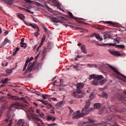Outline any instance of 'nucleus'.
<instances>
[{
  "mask_svg": "<svg viewBox=\"0 0 126 126\" xmlns=\"http://www.w3.org/2000/svg\"><path fill=\"white\" fill-rule=\"evenodd\" d=\"M31 26L32 27V28H33L34 29H36H36H38V28H39V27H38V26H37L36 24L33 25L32 24H31Z\"/></svg>",
  "mask_w": 126,
  "mask_h": 126,
  "instance_id": "40",
  "label": "nucleus"
},
{
  "mask_svg": "<svg viewBox=\"0 0 126 126\" xmlns=\"http://www.w3.org/2000/svg\"><path fill=\"white\" fill-rule=\"evenodd\" d=\"M20 125L21 126H23L24 125V120L20 119L18 121L17 126H19Z\"/></svg>",
  "mask_w": 126,
  "mask_h": 126,
  "instance_id": "12",
  "label": "nucleus"
},
{
  "mask_svg": "<svg viewBox=\"0 0 126 126\" xmlns=\"http://www.w3.org/2000/svg\"><path fill=\"white\" fill-rule=\"evenodd\" d=\"M71 95L74 98H84L86 94L83 91L81 90H76V92H73L71 93Z\"/></svg>",
  "mask_w": 126,
  "mask_h": 126,
  "instance_id": "4",
  "label": "nucleus"
},
{
  "mask_svg": "<svg viewBox=\"0 0 126 126\" xmlns=\"http://www.w3.org/2000/svg\"><path fill=\"white\" fill-rule=\"evenodd\" d=\"M48 52H49V49H48L46 47L43 48L42 53L41 54L43 58H45V57H46V54H47V53H48Z\"/></svg>",
  "mask_w": 126,
  "mask_h": 126,
  "instance_id": "9",
  "label": "nucleus"
},
{
  "mask_svg": "<svg viewBox=\"0 0 126 126\" xmlns=\"http://www.w3.org/2000/svg\"><path fill=\"white\" fill-rule=\"evenodd\" d=\"M81 50L84 54H87V51L86 50V48L85 47V45H83L81 47Z\"/></svg>",
  "mask_w": 126,
  "mask_h": 126,
  "instance_id": "16",
  "label": "nucleus"
},
{
  "mask_svg": "<svg viewBox=\"0 0 126 126\" xmlns=\"http://www.w3.org/2000/svg\"><path fill=\"white\" fill-rule=\"evenodd\" d=\"M68 14L69 18L72 19H74L75 20H77L78 19L76 17H74L71 12H68Z\"/></svg>",
  "mask_w": 126,
  "mask_h": 126,
  "instance_id": "15",
  "label": "nucleus"
},
{
  "mask_svg": "<svg viewBox=\"0 0 126 126\" xmlns=\"http://www.w3.org/2000/svg\"><path fill=\"white\" fill-rule=\"evenodd\" d=\"M94 95L93 94H91V95L90 96V98L86 101V105L85 106V108H83L82 111L83 112V113L80 114V112L79 111H77L76 112H74L72 115V119L73 120H77V119H80L81 117H83L86 115H88V113L89 112H92V111H94L95 108H90L89 109V107H90V105L91 104V101L92 100L93 98H94Z\"/></svg>",
  "mask_w": 126,
  "mask_h": 126,
  "instance_id": "1",
  "label": "nucleus"
},
{
  "mask_svg": "<svg viewBox=\"0 0 126 126\" xmlns=\"http://www.w3.org/2000/svg\"><path fill=\"white\" fill-rule=\"evenodd\" d=\"M91 84L94 86L99 85V82L96 79H94L91 83Z\"/></svg>",
  "mask_w": 126,
  "mask_h": 126,
  "instance_id": "13",
  "label": "nucleus"
},
{
  "mask_svg": "<svg viewBox=\"0 0 126 126\" xmlns=\"http://www.w3.org/2000/svg\"><path fill=\"white\" fill-rule=\"evenodd\" d=\"M5 3H7L8 4H12V0H4Z\"/></svg>",
  "mask_w": 126,
  "mask_h": 126,
  "instance_id": "33",
  "label": "nucleus"
},
{
  "mask_svg": "<svg viewBox=\"0 0 126 126\" xmlns=\"http://www.w3.org/2000/svg\"><path fill=\"white\" fill-rule=\"evenodd\" d=\"M94 37L96 38L97 40H99V41H103V38L102 37H100V35L99 34L95 33V34L94 35Z\"/></svg>",
  "mask_w": 126,
  "mask_h": 126,
  "instance_id": "24",
  "label": "nucleus"
},
{
  "mask_svg": "<svg viewBox=\"0 0 126 126\" xmlns=\"http://www.w3.org/2000/svg\"><path fill=\"white\" fill-rule=\"evenodd\" d=\"M1 82L3 84H6L8 82V78H6L4 79H2Z\"/></svg>",
  "mask_w": 126,
  "mask_h": 126,
  "instance_id": "26",
  "label": "nucleus"
},
{
  "mask_svg": "<svg viewBox=\"0 0 126 126\" xmlns=\"http://www.w3.org/2000/svg\"><path fill=\"white\" fill-rule=\"evenodd\" d=\"M54 107H52V109H51V114H55V111H54Z\"/></svg>",
  "mask_w": 126,
  "mask_h": 126,
  "instance_id": "54",
  "label": "nucleus"
},
{
  "mask_svg": "<svg viewBox=\"0 0 126 126\" xmlns=\"http://www.w3.org/2000/svg\"><path fill=\"white\" fill-rule=\"evenodd\" d=\"M13 108V104L11 105L9 108V110L7 114V119L5 120L6 123L9 122L8 126H11L12 125V119L14 118L15 114L12 111V108Z\"/></svg>",
  "mask_w": 126,
  "mask_h": 126,
  "instance_id": "2",
  "label": "nucleus"
},
{
  "mask_svg": "<svg viewBox=\"0 0 126 126\" xmlns=\"http://www.w3.org/2000/svg\"><path fill=\"white\" fill-rule=\"evenodd\" d=\"M57 106H61L63 105V101H60V102H58L57 104H56Z\"/></svg>",
  "mask_w": 126,
  "mask_h": 126,
  "instance_id": "51",
  "label": "nucleus"
},
{
  "mask_svg": "<svg viewBox=\"0 0 126 126\" xmlns=\"http://www.w3.org/2000/svg\"><path fill=\"white\" fill-rule=\"evenodd\" d=\"M94 109H100L101 108V103H95L94 105Z\"/></svg>",
  "mask_w": 126,
  "mask_h": 126,
  "instance_id": "22",
  "label": "nucleus"
},
{
  "mask_svg": "<svg viewBox=\"0 0 126 126\" xmlns=\"http://www.w3.org/2000/svg\"><path fill=\"white\" fill-rule=\"evenodd\" d=\"M101 96L103 97L104 98H107L108 97V95L106 93H103L102 94Z\"/></svg>",
  "mask_w": 126,
  "mask_h": 126,
  "instance_id": "41",
  "label": "nucleus"
},
{
  "mask_svg": "<svg viewBox=\"0 0 126 126\" xmlns=\"http://www.w3.org/2000/svg\"><path fill=\"white\" fill-rule=\"evenodd\" d=\"M13 69V68H11L10 70L9 69H7L5 70V72H6V73H7V74H9V73H11V72H12Z\"/></svg>",
  "mask_w": 126,
  "mask_h": 126,
  "instance_id": "36",
  "label": "nucleus"
},
{
  "mask_svg": "<svg viewBox=\"0 0 126 126\" xmlns=\"http://www.w3.org/2000/svg\"><path fill=\"white\" fill-rule=\"evenodd\" d=\"M47 120L48 121V122H50V121H52V117H50V116H48L47 118Z\"/></svg>",
  "mask_w": 126,
  "mask_h": 126,
  "instance_id": "53",
  "label": "nucleus"
},
{
  "mask_svg": "<svg viewBox=\"0 0 126 126\" xmlns=\"http://www.w3.org/2000/svg\"><path fill=\"white\" fill-rule=\"evenodd\" d=\"M34 35L35 37H38V35H40V29H39V28H37L36 32H34Z\"/></svg>",
  "mask_w": 126,
  "mask_h": 126,
  "instance_id": "21",
  "label": "nucleus"
},
{
  "mask_svg": "<svg viewBox=\"0 0 126 126\" xmlns=\"http://www.w3.org/2000/svg\"><path fill=\"white\" fill-rule=\"evenodd\" d=\"M87 66H88L89 67H92V66H93V64L88 63V64H87Z\"/></svg>",
  "mask_w": 126,
  "mask_h": 126,
  "instance_id": "57",
  "label": "nucleus"
},
{
  "mask_svg": "<svg viewBox=\"0 0 126 126\" xmlns=\"http://www.w3.org/2000/svg\"><path fill=\"white\" fill-rule=\"evenodd\" d=\"M117 96L119 101H122V102L126 101V92H125L122 95L118 94Z\"/></svg>",
  "mask_w": 126,
  "mask_h": 126,
  "instance_id": "5",
  "label": "nucleus"
},
{
  "mask_svg": "<svg viewBox=\"0 0 126 126\" xmlns=\"http://www.w3.org/2000/svg\"><path fill=\"white\" fill-rule=\"evenodd\" d=\"M116 48H117L118 49H124L125 46L123 45H116Z\"/></svg>",
  "mask_w": 126,
  "mask_h": 126,
  "instance_id": "32",
  "label": "nucleus"
},
{
  "mask_svg": "<svg viewBox=\"0 0 126 126\" xmlns=\"http://www.w3.org/2000/svg\"><path fill=\"white\" fill-rule=\"evenodd\" d=\"M75 29L76 30H80V32H85V31H87V32H88V30H87V29L82 28L75 27Z\"/></svg>",
  "mask_w": 126,
  "mask_h": 126,
  "instance_id": "14",
  "label": "nucleus"
},
{
  "mask_svg": "<svg viewBox=\"0 0 126 126\" xmlns=\"http://www.w3.org/2000/svg\"><path fill=\"white\" fill-rule=\"evenodd\" d=\"M78 65H79V63H77L76 65H74L73 68H78Z\"/></svg>",
  "mask_w": 126,
  "mask_h": 126,
  "instance_id": "55",
  "label": "nucleus"
},
{
  "mask_svg": "<svg viewBox=\"0 0 126 126\" xmlns=\"http://www.w3.org/2000/svg\"><path fill=\"white\" fill-rule=\"evenodd\" d=\"M104 39H108V38H110V35L108 34V33H105L103 34Z\"/></svg>",
  "mask_w": 126,
  "mask_h": 126,
  "instance_id": "38",
  "label": "nucleus"
},
{
  "mask_svg": "<svg viewBox=\"0 0 126 126\" xmlns=\"http://www.w3.org/2000/svg\"><path fill=\"white\" fill-rule=\"evenodd\" d=\"M94 55L93 54H88L85 56L86 58H92Z\"/></svg>",
  "mask_w": 126,
  "mask_h": 126,
  "instance_id": "43",
  "label": "nucleus"
},
{
  "mask_svg": "<svg viewBox=\"0 0 126 126\" xmlns=\"http://www.w3.org/2000/svg\"><path fill=\"white\" fill-rule=\"evenodd\" d=\"M77 86V90H80L81 88H83V86H84V85H83V83H80L76 85Z\"/></svg>",
  "mask_w": 126,
  "mask_h": 126,
  "instance_id": "10",
  "label": "nucleus"
},
{
  "mask_svg": "<svg viewBox=\"0 0 126 126\" xmlns=\"http://www.w3.org/2000/svg\"><path fill=\"white\" fill-rule=\"evenodd\" d=\"M95 35H96V33H94V34H91L90 35L91 38H93V37H95Z\"/></svg>",
  "mask_w": 126,
  "mask_h": 126,
  "instance_id": "60",
  "label": "nucleus"
},
{
  "mask_svg": "<svg viewBox=\"0 0 126 126\" xmlns=\"http://www.w3.org/2000/svg\"><path fill=\"white\" fill-rule=\"evenodd\" d=\"M6 43H7V42H5V40H4V41L2 43L1 45H2V46H5V45H6Z\"/></svg>",
  "mask_w": 126,
  "mask_h": 126,
  "instance_id": "58",
  "label": "nucleus"
},
{
  "mask_svg": "<svg viewBox=\"0 0 126 126\" xmlns=\"http://www.w3.org/2000/svg\"><path fill=\"white\" fill-rule=\"evenodd\" d=\"M24 22L25 24L27 25V26H31V23H29L25 21H24Z\"/></svg>",
  "mask_w": 126,
  "mask_h": 126,
  "instance_id": "48",
  "label": "nucleus"
},
{
  "mask_svg": "<svg viewBox=\"0 0 126 126\" xmlns=\"http://www.w3.org/2000/svg\"><path fill=\"white\" fill-rule=\"evenodd\" d=\"M5 108H6V106H5V105H3L1 107V109L0 110V117H1V115H2V113H3V112H4V110H5Z\"/></svg>",
  "mask_w": 126,
  "mask_h": 126,
  "instance_id": "11",
  "label": "nucleus"
},
{
  "mask_svg": "<svg viewBox=\"0 0 126 126\" xmlns=\"http://www.w3.org/2000/svg\"><path fill=\"white\" fill-rule=\"evenodd\" d=\"M21 47L22 48H24V49H26L27 47V44L26 43L21 44Z\"/></svg>",
  "mask_w": 126,
  "mask_h": 126,
  "instance_id": "39",
  "label": "nucleus"
},
{
  "mask_svg": "<svg viewBox=\"0 0 126 126\" xmlns=\"http://www.w3.org/2000/svg\"><path fill=\"white\" fill-rule=\"evenodd\" d=\"M4 41L7 43H9V44H10L11 43L10 40H9V39H8L7 38H5Z\"/></svg>",
  "mask_w": 126,
  "mask_h": 126,
  "instance_id": "47",
  "label": "nucleus"
},
{
  "mask_svg": "<svg viewBox=\"0 0 126 126\" xmlns=\"http://www.w3.org/2000/svg\"><path fill=\"white\" fill-rule=\"evenodd\" d=\"M34 64H35L34 63L31 65L29 64L27 67V71H28V72H31V71H32V69H33V67H34Z\"/></svg>",
  "mask_w": 126,
  "mask_h": 126,
  "instance_id": "8",
  "label": "nucleus"
},
{
  "mask_svg": "<svg viewBox=\"0 0 126 126\" xmlns=\"http://www.w3.org/2000/svg\"><path fill=\"white\" fill-rule=\"evenodd\" d=\"M46 107L47 108V109H51V108H53V106H52V104L48 103L46 105Z\"/></svg>",
  "mask_w": 126,
  "mask_h": 126,
  "instance_id": "44",
  "label": "nucleus"
},
{
  "mask_svg": "<svg viewBox=\"0 0 126 126\" xmlns=\"http://www.w3.org/2000/svg\"><path fill=\"white\" fill-rule=\"evenodd\" d=\"M77 22H78V23H79V24H85V23H84V22L81 21L77 20Z\"/></svg>",
  "mask_w": 126,
  "mask_h": 126,
  "instance_id": "50",
  "label": "nucleus"
},
{
  "mask_svg": "<svg viewBox=\"0 0 126 126\" xmlns=\"http://www.w3.org/2000/svg\"><path fill=\"white\" fill-rule=\"evenodd\" d=\"M108 45H109V46H111V43H109L107 44ZM107 44H100L99 43H96L95 44V45H96V46H99L100 47H102V46H107Z\"/></svg>",
  "mask_w": 126,
  "mask_h": 126,
  "instance_id": "27",
  "label": "nucleus"
},
{
  "mask_svg": "<svg viewBox=\"0 0 126 126\" xmlns=\"http://www.w3.org/2000/svg\"><path fill=\"white\" fill-rule=\"evenodd\" d=\"M111 39H112L113 40H114V41L115 42H117L118 43H120V41H119V40L117 39V38H113V37H116V34L114 36V34H113V33H114V32H111Z\"/></svg>",
  "mask_w": 126,
  "mask_h": 126,
  "instance_id": "18",
  "label": "nucleus"
},
{
  "mask_svg": "<svg viewBox=\"0 0 126 126\" xmlns=\"http://www.w3.org/2000/svg\"><path fill=\"white\" fill-rule=\"evenodd\" d=\"M42 46H43V43H40L39 46L36 49V50H37V52L39 51V50L40 48H41V47H42Z\"/></svg>",
  "mask_w": 126,
  "mask_h": 126,
  "instance_id": "46",
  "label": "nucleus"
},
{
  "mask_svg": "<svg viewBox=\"0 0 126 126\" xmlns=\"http://www.w3.org/2000/svg\"><path fill=\"white\" fill-rule=\"evenodd\" d=\"M27 118L29 121H33V120H36V121H37L38 122H41V119L36 117V115L33 113H32L30 115H28Z\"/></svg>",
  "mask_w": 126,
  "mask_h": 126,
  "instance_id": "6",
  "label": "nucleus"
},
{
  "mask_svg": "<svg viewBox=\"0 0 126 126\" xmlns=\"http://www.w3.org/2000/svg\"><path fill=\"white\" fill-rule=\"evenodd\" d=\"M28 63H29V59H28L25 63V66H27L28 65Z\"/></svg>",
  "mask_w": 126,
  "mask_h": 126,
  "instance_id": "52",
  "label": "nucleus"
},
{
  "mask_svg": "<svg viewBox=\"0 0 126 126\" xmlns=\"http://www.w3.org/2000/svg\"><path fill=\"white\" fill-rule=\"evenodd\" d=\"M104 79V76L102 75H98L96 76V79L97 80H102V79Z\"/></svg>",
  "mask_w": 126,
  "mask_h": 126,
  "instance_id": "20",
  "label": "nucleus"
},
{
  "mask_svg": "<svg viewBox=\"0 0 126 126\" xmlns=\"http://www.w3.org/2000/svg\"><path fill=\"white\" fill-rule=\"evenodd\" d=\"M9 99H11L12 100H18V99H20V97H19L17 96H10L9 97Z\"/></svg>",
  "mask_w": 126,
  "mask_h": 126,
  "instance_id": "23",
  "label": "nucleus"
},
{
  "mask_svg": "<svg viewBox=\"0 0 126 126\" xmlns=\"http://www.w3.org/2000/svg\"><path fill=\"white\" fill-rule=\"evenodd\" d=\"M111 69H112V70H113V71L114 72V74L116 75L117 78H118V79H120V80H123V81L126 82V77L118 71L117 68L111 66Z\"/></svg>",
  "mask_w": 126,
  "mask_h": 126,
  "instance_id": "3",
  "label": "nucleus"
},
{
  "mask_svg": "<svg viewBox=\"0 0 126 126\" xmlns=\"http://www.w3.org/2000/svg\"><path fill=\"white\" fill-rule=\"evenodd\" d=\"M53 22H55L56 23H58V22H60L59 20L57 19L56 17H53L51 18Z\"/></svg>",
  "mask_w": 126,
  "mask_h": 126,
  "instance_id": "35",
  "label": "nucleus"
},
{
  "mask_svg": "<svg viewBox=\"0 0 126 126\" xmlns=\"http://www.w3.org/2000/svg\"><path fill=\"white\" fill-rule=\"evenodd\" d=\"M107 68H111V65L108 64H105L104 65V69L102 70V71H103V72H105V69H107Z\"/></svg>",
  "mask_w": 126,
  "mask_h": 126,
  "instance_id": "19",
  "label": "nucleus"
},
{
  "mask_svg": "<svg viewBox=\"0 0 126 126\" xmlns=\"http://www.w3.org/2000/svg\"><path fill=\"white\" fill-rule=\"evenodd\" d=\"M4 34L5 35V36H6V35H7V34H8V31H6L4 32Z\"/></svg>",
  "mask_w": 126,
  "mask_h": 126,
  "instance_id": "63",
  "label": "nucleus"
},
{
  "mask_svg": "<svg viewBox=\"0 0 126 126\" xmlns=\"http://www.w3.org/2000/svg\"><path fill=\"white\" fill-rule=\"evenodd\" d=\"M111 54L115 57H120V56H123V54H120L119 51H111Z\"/></svg>",
  "mask_w": 126,
  "mask_h": 126,
  "instance_id": "7",
  "label": "nucleus"
},
{
  "mask_svg": "<svg viewBox=\"0 0 126 126\" xmlns=\"http://www.w3.org/2000/svg\"><path fill=\"white\" fill-rule=\"evenodd\" d=\"M43 28L45 33H47V34L50 33L51 32H50V31H49L47 28H45L44 26H43Z\"/></svg>",
  "mask_w": 126,
  "mask_h": 126,
  "instance_id": "37",
  "label": "nucleus"
},
{
  "mask_svg": "<svg viewBox=\"0 0 126 126\" xmlns=\"http://www.w3.org/2000/svg\"><path fill=\"white\" fill-rule=\"evenodd\" d=\"M17 17L20 18V19H21L22 20H23L24 21V19H25V16L22 14H18L17 15Z\"/></svg>",
  "mask_w": 126,
  "mask_h": 126,
  "instance_id": "17",
  "label": "nucleus"
},
{
  "mask_svg": "<svg viewBox=\"0 0 126 126\" xmlns=\"http://www.w3.org/2000/svg\"><path fill=\"white\" fill-rule=\"evenodd\" d=\"M46 8L47 9H48V10H49V11H50V12H53V9L50 8V7H49L48 6H46Z\"/></svg>",
  "mask_w": 126,
  "mask_h": 126,
  "instance_id": "45",
  "label": "nucleus"
},
{
  "mask_svg": "<svg viewBox=\"0 0 126 126\" xmlns=\"http://www.w3.org/2000/svg\"><path fill=\"white\" fill-rule=\"evenodd\" d=\"M68 108H69L70 113H73V110H72V109H71L70 107H68Z\"/></svg>",
  "mask_w": 126,
  "mask_h": 126,
  "instance_id": "61",
  "label": "nucleus"
},
{
  "mask_svg": "<svg viewBox=\"0 0 126 126\" xmlns=\"http://www.w3.org/2000/svg\"><path fill=\"white\" fill-rule=\"evenodd\" d=\"M106 82H107V80L103 79V80L100 81L99 84L100 85H104V84H105Z\"/></svg>",
  "mask_w": 126,
  "mask_h": 126,
  "instance_id": "30",
  "label": "nucleus"
},
{
  "mask_svg": "<svg viewBox=\"0 0 126 126\" xmlns=\"http://www.w3.org/2000/svg\"><path fill=\"white\" fill-rule=\"evenodd\" d=\"M37 101H39V102H41V103H43L44 105H47L49 103L48 102V101L47 100H43L42 99H37Z\"/></svg>",
  "mask_w": 126,
  "mask_h": 126,
  "instance_id": "25",
  "label": "nucleus"
},
{
  "mask_svg": "<svg viewBox=\"0 0 126 126\" xmlns=\"http://www.w3.org/2000/svg\"><path fill=\"white\" fill-rule=\"evenodd\" d=\"M112 124L111 125V126H119V125H117V123L116 122V121H114V122H112Z\"/></svg>",
  "mask_w": 126,
  "mask_h": 126,
  "instance_id": "49",
  "label": "nucleus"
},
{
  "mask_svg": "<svg viewBox=\"0 0 126 126\" xmlns=\"http://www.w3.org/2000/svg\"><path fill=\"white\" fill-rule=\"evenodd\" d=\"M111 27H118V25L117 23H114L113 22H111Z\"/></svg>",
  "mask_w": 126,
  "mask_h": 126,
  "instance_id": "29",
  "label": "nucleus"
},
{
  "mask_svg": "<svg viewBox=\"0 0 126 126\" xmlns=\"http://www.w3.org/2000/svg\"><path fill=\"white\" fill-rule=\"evenodd\" d=\"M41 97L43 99H44V100L46 99H48V97H50V95H48V94H41Z\"/></svg>",
  "mask_w": 126,
  "mask_h": 126,
  "instance_id": "28",
  "label": "nucleus"
},
{
  "mask_svg": "<svg viewBox=\"0 0 126 126\" xmlns=\"http://www.w3.org/2000/svg\"><path fill=\"white\" fill-rule=\"evenodd\" d=\"M45 125L46 126H57V124H56V123H53V124H47V123H45Z\"/></svg>",
  "mask_w": 126,
  "mask_h": 126,
  "instance_id": "42",
  "label": "nucleus"
},
{
  "mask_svg": "<svg viewBox=\"0 0 126 126\" xmlns=\"http://www.w3.org/2000/svg\"><path fill=\"white\" fill-rule=\"evenodd\" d=\"M39 116L41 118H43V117H44V113H40Z\"/></svg>",
  "mask_w": 126,
  "mask_h": 126,
  "instance_id": "64",
  "label": "nucleus"
},
{
  "mask_svg": "<svg viewBox=\"0 0 126 126\" xmlns=\"http://www.w3.org/2000/svg\"><path fill=\"white\" fill-rule=\"evenodd\" d=\"M103 22H104V23H106L107 24H111V21H106V22L103 21Z\"/></svg>",
  "mask_w": 126,
  "mask_h": 126,
  "instance_id": "62",
  "label": "nucleus"
},
{
  "mask_svg": "<svg viewBox=\"0 0 126 126\" xmlns=\"http://www.w3.org/2000/svg\"><path fill=\"white\" fill-rule=\"evenodd\" d=\"M21 9L23 11L26 10L27 11H28V12H29V13H31L32 14H33V13H34V12H31V11L29 9H26L24 8H21Z\"/></svg>",
  "mask_w": 126,
  "mask_h": 126,
  "instance_id": "34",
  "label": "nucleus"
},
{
  "mask_svg": "<svg viewBox=\"0 0 126 126\" xmlns=\"http://www.w3.org/2000/svg\"><path fill=\"white\" fill-rule=\"evenodd\" d=\"M96 75L95 74H92L89 76V79L91 80V79H93L94 78V79H96Z\"/></svg>",
  "mask_w": 126,
  "mask_h": 126,
  "instance_id": "31",
  "label": "nucleus"
},
{
  "mask_svg": "<svg viewBox=\"0 0 126 126\" xmlns=\"http://www.w3.org/2000/svg\"><path fill=\"white\" fill-rule=\"evenodd\" d=\"M98 29H99V30H104L105 29L103 27H99L98 28Z\"/></svg>",
  "mask_w": 126,
  "mask_h": 126,
  "instance_id": "59",
  "label": "nucleus"
},
{
  "mask_svg": "<svg viewBox=\"0 0 126 126\" xmlns=\"http://www.w3.org/2000/svg\"><path fill=\"white\" fill-rule=\"evenodd\" d=\"M24 42V38H22L21 40V42L20 43V44H23Z\"/></svg>",
  "mask_w": 126,
  "mask_h": 126,
  "instance_id": "56",
  "label": "nucleus"
}]
</instances>
